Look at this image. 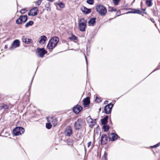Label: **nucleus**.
<instances>
[{
	"label": "nucleus",
	"mask_w": 160,
	"mask_h": 160,
	"mask_svg": "<svg viewBox=\"0 0 160 160\" xmlns=\"http://www.w3.org/2000/svg\"><path fill=\"white\" fill-rule=\"evenodd\" d=\"M143 11H145V9H143Z\"/></svg>",
	"instance_id": "nucleus-52"
},
{
	"label": "nucleus",
	"mask_w": 160,
	"mask_h": 160,
	"mask_svg": "<svg viewBox=\"0 0 160 160\" xmlns=\"http://www.w3.org/2000/svg\"><path fill=\"white\" fill-rule=\"evenodd\" d=\"M68 39L71 40L73 41L74 40H78V37L75 36L72 33H71V36L69 37L68 38Z\"/></svg>",
	"instance_id": "nucleus-20"
},
{
	"label": "nucleus",
	"mask_w": 160,
	"mask_h": 160,
	"mask_svg": "<svg viewBox=\"0 0 160 160\" xmlns=\"http://www.w3.org/2000/svg\"><path fill=\"white\" fill-rule=\"evenodd\" d=\"M82 109V108L79 105H77L73 108V112L76 114H78Z\"/></svg>",
	"instance_id": "nucleus-9"
},
{
	"label": "nucleus",
	"mask_w": 160,
	"mask_h": 160,
	"mask_svg": "<svg viewBox=\"0 0 160 160\" xmlns=\"http://www.w3.org/2000/svg\"><path fill=\"white\" fill-rule=\"evenodd\" d=\"M134 12L136 13H138L139 14H141L142 13V12L140 11L139 9H136V12Z\"/></svg>",
	"instance_id": "nucleus-36"
},
{
	"label": "nucleus",
	"mask_w": 160,
	"mask_h": 160,
	"mask_svg": "<svg viewBox=\"0 0 160 160\" xmlns=\"http://www.w3.org/2000/svg\"><path fill=\"white\" fill-rule=\"evenodd\" d=\"M50 4L49 3H47L45 5V7L47 11H48L49 10H50Z\"/></svg>",
	"instance_id": "nucleus-29"
},
{
	"label": "nucleus",
	"mask_w": 160,
	"mask_h": 160,
	"mask_svg": "<svg viewBox=\"0 0 160 160\" xmlns=\"http://www.w3.org/2000/svg\"><path fill=\"white\" fill-rule=\"evenodd\" d=\"M109 128V126L107 124L103 125V128L104 130V131L107 132L108 131Z\"/></svg>",
	"instance_id": "nucleus-24"
},
{
	"label": "nucleus",
	"mask_w": 160,
	"mask_h": 160,
	"mask_svg": "<svg viewBox=\"0 0 160 160\" xmlns=\"http://www.w3.org/2000/svg\"><path fill=\"white\" fill-rule=\"evenodd\" d=\"M96 124V122L92 121L90 122L89 126L91 128H92Z\"/></svg>",
	"instance_id": "nucleus-28"
},
{
	"label": "nucleus",
	"mask_w": 160,
	"mask_h": 160,
	"mask_svg": "<svg viewBox=\"0 0 160 160\" xmlns=\"http://www.w3.org/2000/svg\"><path fill=\"white\" fill-rule=\"evenodd\" d=\"M84 56H85V60H86V62L87 64H88L87 59V58H86V55H85V54L84 53Z\"/></svg>",
	"instance_id": "nucleus-46"
},
{
	"label": "nucleus",
	"mask_w": 160,
	"mask_h": 160,
	"mask_svg": "<svg viewBox=\"0 0 160 160\" xmlns=\"http://www.w3.org/2000/svg\"><path fill=\"white\" fill-rule=\"evenodd\" d=\"M136 9H133L132 11L131 12L128 11L127 13H136L134 12H136Z\"/></svg>",
	"instance_id": "nucleus-40"
},
{
	"label": "nucleus",
	"mask_w": 160,
	"mask_h": 160,
	"mask_svg": "<svg viewBox=\"0 0 160 160\" xmlns=\"http://www.w3.org/2000/svg\"><path fill=\"white\" fill-rule=\"evenodd\" d=\"M83 103L84 107H88L90 103V98L89 97H87L84 98L83 101Z\"/></svg>",
	"instance_id": "nucleus-14"
},
{
	"label": "nucleus",
	"mask_w": 160,
	"mask_h": 160,
	"mask_svg": "<svg viewBox=\"0 0 160 160\" xmlns=\"http://www.w3.org/2000/svg\"><path fill=\"white\" fill-rule=\"evenodd\" d=\"M101 98L98 97H96L95 99V101L98 103H100L101 101Z\"/></svg>",
	"instance_id": "nucleus-33"
},
{
	"label": "nucleus",
	"mask_w": 160,
	"mask_h": 160,
	"mask_svg": "<svg viewBox=\"0 0 160 160\" xmlns=\"http://www.w3.org/2000/svg\"><path fill=\"white\" fill-rule=\"evenodd\" d=\"M96 10L101 16H104L107 12L106 8L101 4L96 6Z\"/></svg>",
	"instance_id": "nucleus-2"
},
{
	"label": "nucleus",
	"mask_w": 160,
	"mask_h": 160,
	"mask_svg": "<svg viewBox=\"0 0 160 160\" xmlns=\"http://www.w3.org/2000/svg\"><path fill=\"white\" fill-rule=\"evenodd\" d=\"M96 18H91L88 22V23L89 26H93L96 22Z\"/></svg>",
	"instance_id": "nucleus-17"
},
{
	"label": "nucleus",
	"mask_w": 160,
	"mask_h": 160,
	"mask_svg": "<svg viewBox=\"0 0 160 160\" xmlns=\"http://www.w3.org/2000/svg\"><path fill=\"white\" fill-rule=\"evenodd\" d=\"M32 11L31 10H30L29 12L28 13V15L29 16H35L37 15L38 14V12H34L31 13V11Z\"/></svg>",
	"instance_id": "nucleus-25"
},
{
	"label": "nucleus",
	"mask_w": 160,
	"mask_h": 160,
	"mask_svg": "<svg viewBox=\"0 0 160 160\" xmlns=\"http://www.w3.org/2000/svg\"><path fill=\"white\" fill-rule=\"evenodd\" d=\"M121 15V11L120 10H119L117 11L116 13V15L117 16H118Z\"/></svg>",
	"instance_id": "nucleus-41"
},
{
	"label": "nucleus",
	"mask_w": 160,
	"mask_h": 160,
	"mask_svg": "<svg viewBox=\"0 0 160 160\" xmlns=\"http://www.w3.org/2000/svg\"><path fill=\"white\" fill-rule=\"evenodd\" d=\"M160 143H158L156 145H154L153 146V148H156V147L159 146H160Z\"/></svg>",
	"instance_id": "nucleus-44"
},
{
	"label": "nucleus",
	"mask_w": 160,
	"mask_h": 160,
	"mask_svg": "<svg viewBox=\"0 0 160 160\" xmlns=\"http://www.w3.org/2000/svg\"><path fill=\"white\" fill-rule=\"evenodd\" d=\"M57 10H59V9H58V7H57Z\"/></svg>",
	"instance_id": "nucleus-53"
},
{
	"label": "nucleus",
	"mask_w": 160,
	"mask_h": 160,
	"mask_svg": "<svg viewBox=\"0 0 160 160\" xmlns=\"http://www.w3.org/2000/svg\"><path fill=\"white\" fill-rule=\"evenodd\" d=\"M36 50H45V49L44 48H38Z\"/></svg>",
	"instance_id": "nucleus-43"
},
{
	"label": "nucleus",
	"mask_w": 160,
	"mask_h": 160,
	"mask_svg": "<svg viewBox=\"0 0 160 160\" xmlns=\"http://www.w3.org/2000/svg\"><path fill=\"white\" fill-rule=\"evenodd\" d=\"M150 20L153 23H155V21H154V20L153 18H151L150 19Z\"/></svg>",
	"instance_id": "nucleus-45"
},
{
	"label": "nucleus",
	"mask_w": 160,
	"mask_h": 160,
	"mask_svg": "<svg viewBox=\"0 0 160 160\" xmlns=\"http://www.w3.org/2000/svg\"><path fill=\"white\" fill-rule=\"evenodd\" d=\"M42 0H38L35 2L36 4H37V5L38 6L41 3V2Z\"/></svg>",
	"instance_id": "nucleus-39"
},
{
	"label": "nucleus",
	"mask_w": 160,
	"mask_h": 160,
	"mask_svg": "<svg viewBox=\"0 0 160 160\" xmlns=\"http://www.w3.org/2000/svg\"><path fill=\"white\" fill-rule=\"evenodd\" d=\"M47 118L48 121L52 122L54 126H55L57 125V121L56 118L54 117L52 118L49 117Z\"/></svg>",
	"instance_id": "nucleus-10"
},
{
	"label": "nucleus",
	"mask_w": 160,
	"mask_h": 160,
	"mask_svg": "<svg viewBox=\"0 0 160 160\" xmlns=\"http://www.w3.org/2000/svg\"><path fill=\"white\" fill-rule=\"evenodd\" d=\"M9 106L7 105L4 104H2L0 106V108L1 109H3L4 110L6 109H8Z\"/></svg>",
	"instance_id": "nucleus-22"
},
{
	"label": "nucleus",
	"mask_w": 160,
	"mask_h": 160,
	"mask_svg": "<svg viewBox=\"0 0 160 160\" xmlns=\"http://www.w3.org/2000/svg\"><path fill=\"white\" fill-rule=\"evenodd\" d=\"M52 125L49 122L46 124V128L48 129H50L52 128Z\"/></svg>",
	"instance_id": "nucleus-30"
},
{
	"label": "nucleus",
	"mask_w": 160,
	"mask_h": 160,
	"mask_svg": "<svg viewBox=\"0 0 160 160\" xmlns=\"http://www.w3.org/2000/svg\"><path fill=\"white\" fill-rule=\"evenodd\" d=\"M8 48V47L7 46V45H5V48L7 49Z\"/></svg>",
	"instance_id": "nucleus-50"
},
{
	"label": "nucleus",
	"mask_w": 160,
	"mask_h": 160,
	"mask_svg": "<svg viewBox=\"0 0 160 160\" xmlns=\"http://www.w3.org/2000/svg\"><path fill=\"white\" fill-rule=\"evenodd\" d=\"M68 50H73V49H69Z\"/></svg>",
	"instance_id": "nucleus-51"
},
{
	"label": "nucleus",
	"mask_w": 160,
	"mask_h": 160,
	"mask_svg": "<svg viewBox=\"0 0 160 160\" xmlns=\"http://www.w3.org/2000/svg\"><path fill=\"white\" fill-rule=\"evenodd\" d=\"M107 154L106 152H105L103 155V160H107Z\"/></svg>",
	"instance_id": "nucleus-38"
},
{
	"label": "nucleus",
	"mask_w": 160,
	"mask_h": 160,
	"mask_svg": "<svg viewBox=\"0 0 160 160\" xmlns=\"http://www.w3.org/2000/svg\"><path fill=\"white\" fill-rule=\"evenodd\" d=\"M22 41L26 44H30L32 40L30 38H27L24 37H23L22 39Z\"/></svg>",
	"instance_id": "nucleus-18"
},
{
	"label": "nucleus",
	"mask_w": 160,
	"mask_h": 160,
	"mask_svg": "<svg viewBox=\"0 0 160 160\" xmlns=\"http://www.w3.org/2000/svg\"><path fill=\"white\" fill-rule=\"evenodd\" d=\"M59 41L58 37L55 36L52 37L49 40L47 45V48L49 49H52L57 45Z\"/></svg>",
	"instance_id": "nucleus-1"
},
{
	"label": "nucleus",
	"mask_w": 160,
	"mask_h": 160,
	"mask_svg": "<svg viewBox=\"0 0 160 160\" xmlns=\"http://www.w3.org/2000/svg\"><path fill=\"white\" fill-rule=\"evenodd\" d=\"M47 40V37L45 35H42L39 38V42L41 44H44L45 43Z\"/></svg>",
	"instance_id": "nucleus-16"
},
{
	"label": "nucleus",
	"mask_w": 160,
	"mask_h": 160,
	"mask_svg": "<svg viewBox=\"0 0 160 160\" xmlns=\"http://www.w3.org/2000/svg\"><path fill=\"white\" fill-rule=\"evenodd\" d=\"M34 23V22L32 21H30L27 22L25 24V27L28 28L30 26H32Z\"/></svg>",
	"instance_id": "nucleus-23"
},
{
	"label": "nucleus",
	"mask_w": 160,
	"mask_h": 160,
	"mask_svg": "<svg viewBox=\"0 0 160 160\" xmlns=\"http://www.w3.org/2000/svg\"><path fill=\"white\" fill-rule=\"evenodd\" d=\"M56 4L58 5L60 8H63L65 7V5L62 2L57 3Z\"/></svg>",
	"instance_id": "nucleus-27"
},
{
	"label": "nucleus",
	"mask_w": 160,
	"mask_h": 160,
	"mask_svg": "<svg viewBox=\"0 0 160 160\" xmlns=\"http://www.w3.org/2000/svg\"><path fill=\"white\" fill-rule=\"evenodd\" d=\"M26 11L27 10L25 8H23L21 9L20 10V12L22 14H24L25 13Z\"/></svg>",
	"instance_id": "nucleus-35"
},
{
	"label": "nucleus",
	"mask_w": 160,
	"mask_h": 160,
	"mask_svg": "<svg viewBox=\"0 0 160 160\" xmlns=\"http://www.w3.org/2000/svg\"><path fill=\"white\" fill-rule=\"evenodd\" d=\"M113 104L110 103L106 105L104 108V111L105 113L109 114L111 113Z\"/></svg>",
	"instance_id": "nucleus-7"
},
{
	"label": "nucleus",
	"mask_w": 160,
	"mask_h": 160,
	"mask_svg": "<svg viewBox=\"0 0 160 160\" xmlns=\"http://www.w3.org/2000/svg\"><path fill=\"white\" fill-rule=\"evenodd\" d=\"M108 139L107 136L104 134H102L101 137V144H105L107 142Z\"/></svg>",
	"instance_id": "nucleus-15"
},
{
	"label": "nucleus",
	"mask_w": 160,
	"mask_h": 160,
	"mask_svg": "<svg viewBox=\"0 0 160 160\" xmlns=\"http://www.w3.org/2000/svg\"><path fill=\"white\" fill-rule=\"evenodd\" d=\"M87 27V21L83 18H81L78 22V28L79 30L82 32L85 31Z\"/></svg>",
	"instance_id": "nucleus-3"
},
{
	"label": "nucleus",
	"mask_w": 160,
	"mask_h": 160,
	"mask_svg": "<svg viewBox=\"0 0 160 160\" xmlns=\"http://www.w3.org/2000/svg\"><path fill=\"white\" fill-rule=\"evenodd\" d=\"M54 0H48V1L50 2H52L53 1H54Z\"/></svg>",
	"instance_id": "nucleus-49"
},
{
	"label": "nucleus",
	"mask_w": 160,
	"mask_h": 160,
	"mask_svg": "<svg viewBox=\"0 0 160 160\" xmlns=\"http://www.w3.org/2000/svg\"><path fill=\"white\" fill-rule=\"evenodd\" d=\"M112 19H113L112 18H111V19H110V20H112Z\"/></svg>",
	"instance_id": "nucleus-54"
},
{
	"label": "nucleus",
	"mask_w": 160,
	"mask_h": 160,
	"mask_svg": "<svg viewBox=\"0 0 160 160\" xmlns=\"http://www.w3.org/2000/svg\"><path fill=\"white\" fill-rule=\"evenodd\" d=\"M94 0H87L86 2H87L90 4V5H92L94 3Z\"/></svg>",
	"instance_id": "nucleus-32"
},
{
	"label": "nucleus",
	"mask_w": 160,
	"mask_h": 160,
	"mask_svg": "<svg viewBox=\"0 0 160 160\" xmlns=\"http://www.w3.org/2000/svg\"><path fill=\"white\" fill-rule=\"evenodd\" d=\"M20 44V41L18 39H15L11 45L10 48L12 49H14L16 48L19 47Z\"/></svg>",
	"instance_id": "nucleus-8"
},
{
	"label": "nucleus",
	"mask_w": 160,
	"mask_h": 160,
	"mask_svg": "<svg viewBox=\"0 0 160 160\" xmlns=\"http://www.w3.org/2000/svg\"><path fill=\"white\" fill-rule=\"evenodd\" d=\"M108 102V101H105L104 102V103L105 104H107V102Z\"/></svg>",
	"instance_id": "nucleus-47"
},
{
	"label": "nucleus",
	"mask_w": 160,
	"mask_h": 160,
	"mask_svg": "<svg viewBox=\"0 0 160 160\" xmlns=\"http://www.w3.org/2000/svg\"><path fill=\"white\" fill-rule=\"evenodd\" d=\"M109 11L110 12H116V11H117V9L115 8H113L112 7H109Z\"/></svg>",
	"instance_id": "nucleus-31"
},
{
	"label": "nucleus",
	"mask_w": 160,
	"mask_h": 160,
	"mask_svg": "<svg viewBox=\"0 0 160 160\" xmlns=\"http://www.w3.org/2000/svg\"><path fill=\"white\" fill-rule=\"evenodd\" d=\"M87 55H88V53H89V51H87Z\"/></svg>",
	"instance_id": "nucleus-48"
},
{
	"label": "nucleus",
	"mask_w": 160,
	"mask_h": 160,
	"mask_svg": "<svg viewBox=\"0 0 160 160\" xmlns=\"http://www.w3.org/2000/svg\"><path fill=\"white\" fill-rule=\"evenodd\" d=\"M121 0H113V3L115 5H118L119 2Z\"/></svg>",
	"instance_id": "nucleus-34"
},
{
	"label": "nucleus",
	"mask_w": 160,
	"mask_h": 160,
	"mask_svg": "<svg viewBox=\"0 0 160 160\" xmlns=\"http://www.w3.org/2000/svg\"><path fill=\"white\" fill-rule=\"evenodd\" d=\"M31 10H33L34 11V12H37V11H38V8L37 7H34L32 9H31Z\"/></svg>",
	"instance_id": "nucleus-37"
},
{
	"label": "nucleus",
	"mask_w": 160,
	"mask_h": 160,
	"mask_svg": "<svg viewBox=\"0 0 160 160\" xmlns=\"http://www.w3.org/2000/svg\"><path fill=\"white\" fill-rule=\"evenodd\" d=\"M72 130L71 127H68L65 132V134L66 136H70L72 134Z\"/></svg>",
	"instance_id": "nucleus-11"
},
{
	"label": "nucleus",
	"mask_w": 160,
	"mask_h": 160,
	"mask_svg": "<svg viewBox=\"0 0 160 160\" xmlns=\"http://www.w3.org/2000/svg\"><path fill=\"white\" fill-rule=\"evenodd\" d=\"M91 143L92 142L91 141H90L88 143L87 145L88 148H89L90 146V145L91 144Z\"/></svg>",
	"instance_id": "nucleus-42"
},
{
	"label": "nucleus",
	"mask_w": 160,
	"mask_h": 160,
	"mask_svg": "<svg viewBox=\"0 0 160 160\" xmlns=\"http://www.w3.org/2000/svg\"><path fill=\"white\" fill-rule=\"evenodd\" d=\"M81 10L85 14H88L90 13L91 11V9L88 8L85 6L81 7Z\"/></svg>",
	"instance_id": "nucleus-13"
},
{
	"label": "nucleus",
	"mask_w": 160,
	"mask_h": 160,
	"mask_svg": "<svg viewBox=\"0 0 160 160\" xmlns=\"http://www.w3.org/2000/svg\"><path fill=\"white\" fill-rule=\"evenodd\" d=\"M111 135H112V137L109 138V139L111 141H114L117 139L118 137L117 134L112 133L111 134Z\"/></svg>",
	"instance_id": "nucleus-19"
},
{
	"label": "nucleus",
	"mask_w": 160,
	"mask_h": 160,
	"mask_svg": "<svg viewBox=\"0 0 160 160\" xmlns=\"http://www.w3.org/2000/svg\"><path fill=\"white\" fill-rule=\"evenodd\" d=\"M24 131L23 128L22 127H17L13 129V132L15 136H18L23 134Z\"/></svg>",
	"instance_id": "nucleus-6"
},
{
	"label": "nucleus",
	"mask_w": 160,
	"mask_h": 160,
	"mask_svg": "<svg viewBox=\"0 0 160 160\" xmlns=\"http://www.w3.org/2000/svg\"><path fill=\"white\" fill-rule=\"evenodd\" d=\"M28 19V17L27 15H20L16 20V22L18 25H21L26 22Z\"/></svg>",
	"instance_id": "nucleus-4"
},
{
	"label": "nucleus",
	"mask_w": 160,
	"mask_h": 160,
	"mask_svg": "<svg viewBox=\"0 0 160 160\" xmlns=\"http://www.w3.org/2000/svg\"><path fill=\"white\" fill-rule=\"evenodd\" d=\"M47 53V51H36V52L37 56L40 57H42Z\"/></svg>",
	"instance_id": "nucleus-12"
},
{
	"label": "nucleus",
	"mask_w": 160,
	"mask_h": 160,
	"mask_svg": "<svg viewBox=\"0 0 160 160\" xmlns=\"http://www.w3.org/2000/svg\"><path fill=\"white\" fill-rule=\"evenodd\" d=\"M83 124L82 120L81 118L78 119L74 123V128L76 130H79L81 129Z\"/></svg>",
	"instance_id": "nucleus-5"
},
{
	"label": "nucleus",
	"mask_w": 160,
	"mask_h": 160,
	"mask_svg": "<svg viewBox=\"0 0 160 160\" xmlns=\"http://www.w3.org/2000/svg\"><path fill=\"white\" fill-rule=\"evenodd\" d=\"M152 0H146V3L148 7H150L152 5Z\"/></svg>",
	"instance_id": "nucleus-26"
},
{
	"label": "nucleus",
	"mask_w": 160,
	"mask_h": 160,
	"mask_svg": "<svg viewBox=\"0 0 160 160\" xmlns=\"http://www.w3.org/2000/svg\"><path fill=\"white\" fill-rule=\"evenodd\" d=\"M108 116H106L103 118L101 120V122L102 125L106 124L107 122Z\"/></svg>",
	"instance_id": "nucleus-21"
}]
</instances>
